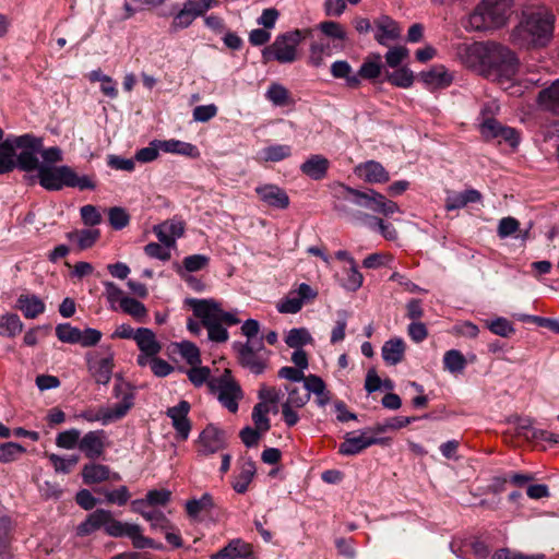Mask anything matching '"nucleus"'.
<instances>
[{
	"label": "nucleus",
	"mask_w": 559,
	"mask_h": 559,
	"mask_svg": "<svg viewBox=\"0 0 559 559\" xmlns=\"http://www.w3.org/2000/svg\"><path fill=\"white\" fill-rule=\"evenodd\" d=\"M555 22V15L546 7L526 9L511 33V41L527 49L545 47L552 39Z\"/></svg>",
	"instance_id": "1"
},
{
	"label": "nucleus",
	"mask_w": 559,
	"mask_h": 559,
	"mask_svg": "<svg viewBox=\"0 0 559 559\" xmlns=\"http://www.w3.org/2000/svg\"><path fill=\"white\" fill-rule=\"evenodd\" d=\"M100 527H104L105 532L112 537L128 536L135 548L153 547V540L143 536L142 530L138 524L117 521L112 518L110 511L104 509H97L88 514L86 520L76 527V534L79 536H87Z\"/></svg>",
	"instance_id": "2"
},
{
	"label": "nucleus",
	"mask_w": 559,
	"mask_h": 559,
	"mask_svg": "<svg viewBox=\"0 0 559 559\" xmlns=\"http://www.w3.org/2000/svg\"><path fill=\"white\" fill-rule=\"evenodd\" d=\"M38 180L40 186L49 191H59L63 187L78 188L80 190H94L96 188L94 177L87 175L79 176L71 167L66 165L39 167Z\"/></svg>",
	"instance_id": "3"
},
{
	"label": "nucleus",
	"mask_w": 559,
	"mask_h": 559,
	"mask_svg": "<svg viewBox=\"0 0 559 559\" xmlns=\"http://www.w3.org/2000/svg\"><path fill=\"white\" fill-rule=\"evenodd\" d=\"M513 0H483L468 17L473 31H486L503 26L511 14Z\"/></svg>",
	"instance_id": "4"
},
{
	"label": "nucleus",
	"mask_w": 559,
	"mask_h": 559,
	"mask_svg": "<svg viewBox=\"0 0 559 559\" xmlns=\"http://www.w3.org/2000/svg\"><path fill=\"white\" fill-rule=\"evenodd\" d=\"M488 46H495V52L486 55L484 76L502 82L512 80L519 70V59L507 46L488 41Z\"/></svg>",
	"instance_id": "5"
},
{
	"label": "nucleus",
	"mask_w": 559,
	"mask_h": 559,
	"mask_svg": "<svg viewBox=\"0 0 559 559\" xmlns=\"http://www.w3.org/2000/svg\"><path fill=\"white\" fill-rule=\"evenodd\" d=\"M311 35V29H294L278 35L275 40L262 50L264 63L276 60L280 63H292L297 60V47L304 38Z\"/></svg>",
	"instance_id": "6"
},
{
	"label": "nucleus",
	"mask_w": 559,
	"mask_h": 559,
	"mask_svg": "<svg viewBox=\"0 0 559 559\" xmlns=\"http://www.w3.org/2000/svg\"><path fill=\"white\" fill-rule=\"evenodd\" d=\"M233 349L238 364L251 373L262 374L269 367L271 352L265 348L262 340L250 342H235Z\"/></svg>",
	"instance_id": "7"
},
{
	"label": "nucleus",
	"mask_w": 559,
	"mask_h": 559,
	"mask_svg": "<svg viewBox=\"0 0 559 559\" xmlns=\"http://www.w3.org/2000/svg\"><path fill=\"white\" fill-rule=\"evenodd\" d=\"M209 389L229 412L236 413L238 411V402L243 394L229 369H225L221 377L210 380Z\"/></svg>",
	"instance_id": "8"
},
{
	"label": "nucleus",
	"mask_w": 559,
	"mask_h": 559,
	"mask_svg": "<svg viewBox=\"0 0 559 559\" xmlns=\"http://www.w3.org/2000/svg\"><path fill=\"white\" fill-rule=\"evenodd\" d=\"M190 305L194 316L201 320L203 326L216 323H226L227 325L239 323V319L234 313L224 311L221 305L214 300L193 299Z\"/></svg>",
	"instance_id": "9"
},
{
	"label": "nucleus",
	"mask_w": 559,
	"mask_h": 559,
	"mask_svg": "<svg viewBox=\"0 0 559 559\" xmlns=\"http://www.w3.org/2000/svg\"><path fill=\"white\" fill-rule=\"evenodd\" d=\"M455 56L465 67L484 74L486 55L495 52V46H488L487 43H461L455 46Z\"/></svg>",
	"instance_id": "10"
},
{
	"label": "nucleus",
	"mask_w": 559,
	"mask_h": 559,
	"mask_svg": "<svg viewBox=\"0 0 559 559\" xmlns=\"http://www.w3.org/2000/svg\"><path fill=\"white\" fill-rule=\"evenodd\" d=\"M479 131L486 141L497 140L498 143L507 142L512 147H516L520 141L515 129L502 126L498 120L488 117L486 108L481 111V121L479 122Z\"/></svg>",
	"instance_id": "11"
},
{
	"label": "nucleus",
	"mask_w": 559,
	"mask_h": 559,
	"mask_svg": "<svg viewBox=\"0 0 559 559\" xmlns=\"http://www.w3.org/2000/svg\"><path fill=\"white\" fill-rule=\"evenodd\" d=\"M87 367L93 379L99 384H107L114 370V353L107 348L105 352H92L86 355Z\"/></svg>",
	"instance_id": "12"
},
{
	"label": "nucleus",
	"mask_w": 559,
	"mask_h": 559,
	"mask_svg": "<svg viewBox=\"0 0 559 559\" xmlns=\"http://www.w3.org/2000/svg\"><path fill=\"white\" fill-rule=\"evenodd\" d=\"M226 444L225 431L214 425H207L197 440V454L209 456L225 449Z\"/></svg>",
	"instance_id": "13"
},
{
	"label": "nucleus",
	"mask_w": 559,
	"mask_h": 559,
	"mask_svg": "<svg viewBox=\"0 0 559 559\" xmlns=\"http://www.w3.org/2000/svg\"><path fill=\"white\" fill-rule=\"evenodd\" d=\"M318 293L308 284L301 283L297 289L292 290L277 305L280 313H297L306 301L313 300Z\"/></svg>",
	"instance_id": "14"
},
{
	"label": "nucleus",
	"mask_w": 559,
	"mask_h": 559,
	"mask_svg": "<svg viewBox=\"0 0 559 559\" xmlns=\"http://www.w3.org/2000/svg\"><path fill=\"white\" fill-rule=\"evenodd\" d=\"M114 391L117 397H119L120 393H122V400L119 403L115 404L114 406L103 408V424L105 425L121 419L133 406L134 395L128 389L127 384H117L115 385Z\"/></svg>",
	"instance_id": "15"
},
{
	"label": "nucleus",
	"mask_w": 559,
	"mask_h": 559,
	"mask_svg": "<svg viewBox=\"0 0 559 559\" xmlns=\"http://www.w3.org/2000/svg\"><path fill=\"white\" fill-rule=\"evenodd\" d=\"M383 440L382 438L370 436L368 431L364 430L358 436L348 432L338 447V453L346 456L356 455L372 444L383 443Z\"/></svg>",
	"instance_id": "16"
},
{
	"label": "nucleus",
	"mask_w": 559,
	"mask_h": 559,
	"mask_svg": "<svg viewBox=\"0 0 559 559\" xmlns=\"http://www.w3.org/2000/svg\"><path fill=\"white\" fill-rule=\"evenodd\" d=\"M260 201L270 207L287 209L289 205V197L284 189L276 185L267 183L255 188Z\"/></svg>",
	"instance_id": "17"
},
{
	"label": "nucleus",
	"mask_w": 559,
	"mask_h": 559,
	"mask_svg": "<svg viewBox=\"0 0 559 559\" xmlns=\"http://www.w3.org/2000/svg\"><path fill=\"white\" fill-rule=\"evenodd\" d=\"M79 450L83 452L87 459L96 460L100 457L105 451L104 430H94L85 433L79 442Z\"/></svg>",
	"instance_id": "18"
},
{
	"label": "nucleus",
	"mask_w": 559,
	"mask_h": 559,
	"mask_svg": "<svg viewBox=\"0 0 559 559\" xmlns=\"http://www.w3.org/2000/svg\"><path fill=\"white\" fill-rule=\"evenodd\" d=\"M190 404L187 401H181L178 405L168 408L167 416L171 418L173 426L176 429L180 439L186 440L191 430V424L188 419Z\"/></svg>",
	"instance_id": "19"
},
{
	"label": "nucleus",
	"mask_w": 559,
	"mask_h": 559,
	"mask_svg": "<svg viewBox=\"0 0 559 559\" xmlns=\"http://www.w3.org/2000/svg\"><path fill=\"white\" fill-rule=\"evenodd\" d=\"M338 193L344 200L354 203L357 206L366 207L373 211V206L377 200L378 192L369 189L367 191H360L353 189L345 185L338 186Z\"/></svg>",
	"instance_id": "20"
},
{
	"label": "nucleus",
	"mask_w": 559,
	"mask_h": 559,
	"mask_svg": "<svg viewBox=\"0 0 559 559\" xmlns=\"http://www.w3.org/2000/svg\"><path fill=\"white\" fill-rule=\"evenodd\" d=\"M420 80L430 90L445 88L452 83L453 74L444 66L439 64L421 72Z\"/></svg>",
	"instance_id": "21"
},
{
	"label": "nucleus",
	"mask_w": 559,
	"mask_h": 559,
	"mask_svg": "<svg viewBox=\"0 0 559 559\" xmlns=\"http://www.w3.org/2000/svg\"><path fill=\"white\" fill-rule=\"evenodd\" d=\"M251 557V545L241 539H233L223 549L211 556L212 559H248Z\"/></svg>",
	"instance_id": "22"
},
{
	"label": "nucleus",
	"mask_w": 559,
	"mask_h": 559,
	"mask_svg": "<svg viewBox=\"0 0 559 559\" xmlns=\"http://www.w3.org/2000/svg\"><path fill=\"white\" fill-rule=\"evenodd\" d=\"M329 167V159L323 155L316 154L311 155L301 164L300 170L312 180H321L326 176Z\"/></svg>",
	"instance_id": "23"
},
{
	"label": "nucleus",
	"mask_w": 559,
	"mask_h": 559,
	"mask_svg": "<svg viewBox=\"0 0 559 559\" xmlns=\"http://www.w3.org/2000/svg\"><path fill=\"white\" fill-rule=\"evenodd\" d=\"M374 38L380 45H385L388 40H394L400 37L401 29L395 21L388 15H382L374 21Z\"/></svg>",
	"instance_id": "24"
},
{
	"label": "nucleus",
	"mask_w": 559,
	"mask_h": 559,
	"mask_svg": "<svg viewBox=\"0 0 559 559\" xmlns=\"http://www.w3.org/2000/svg\"><path fill=\"white\" fill-rule=\"evenodd\" d=\"M16 308L26 319H35L45 311L46 306L38 296L23 294L16 300Z\"/></svg>",
	"instance_id": "25"
},
{
	"label": "nucleus",
	"mask_w": 559,
	"mask_h": 559,
	"mask_svg": "<svg viewBox=\"0 0 559 559\" xmlns=\"http://www.w3.org/2000/svg\"><path fill=\"white\" fill-rule=\"evenodd\" d=\"M357 170L359 171V176L369 183H383L390 179L384 167L374 160H369L359 165Z\"/></svg>",
	"instance_id": "26"
},
{
	"label": "nucleus",
	"mask_w": 559,
	"mask_h": 559,
	"mask_svg": "<svg viewBox=\"0 0 559 559\" xmlns=\"http://www.w3.org/2000/svg\"><path fill=\"white\" fill-rule=\"evenodd\" d=\"M160 151L165 153H171V154H178L182 156H188L191 158H198L200 157V151L199 148L188 142H183L180 140H159L158 142Z\"/></svg>",
	"instance_id": "27"
},
{
	"label": "nucleus",
	"mask_w": 559,
	"mask_h": 559,
	"mask_svg": "<svg viewBox=\"0 0 559 559\" xmlns=\"http://www.w3.org/2000/svg\"><path fill=\"white\" fill-rule=\"evenodd\" d=\"M481 200V194L475 189H467L463 192H451L445 199V209L454 211L466 206L468 203H476Z\"/></svg>",
	"instance_id": "28"
},
{
	"label": "nucleus",
	"mask_w": 559,
	"mask_h": 559,
	"mask_svg": "<svg viewBox=\"0 0 559 559\" xmlns=\"http://www.w3.org/2000/svg\"><path fill=\"white\" fill-rule=\"evenodd\" d=\"M383 360L391 366H395L404 359L405 343L402 338H391L386 341L381 349Z\"/></svg>",
	"instance_id": "29"
},
{
	"label": "nucleus",
	"mask_w": 559,
	"mask_h": 559,
	"mask_svg": "<svg viewBox=\"0 0 559 559\" xmlns=\"http://www.w3.org/2000/svg\"><path fill=\"white\" fill-rule=\"evenodd\" d=\"M134 341L141 353L158 354L162 350V345L151 329L139 328Z\"/></svg>",
	"instance_id": "30"
},
{
	"label": "nucleus",
	"mask_w": 559,
	"mask_h": 559,
	"mask_svg": "<svg viewBox=\"0 0 559 559\" xmlns=\"http://www.w3.org/2000/svg\"><path fill=\"white\" fill-rule=\"evenodd\" d=\"M331 74L335 79H344L348 87L357 88L360 85V79L357 73L353 72L350 64L345 60L333 62L331 66Z\"/></svg>",
	"instance_id": "31"
},
{
	"label": "nucleus",
	"mask_w": 559,
	"mask_h": 559,
	"mask_svg": "<svg viewBox=\"0 0 559 559\" xmlns=\"http://www.w3.org/2000/svg\"><path fill=\"white\" fill-rule=\"evenodd\" d=\"M255 474V465L251 460L242 463L239 474L233 481V488L238 493H245L252 481Z\"/></svg>",
	"instance_id": "32"
},
{
	"label": "nucleus",
	"mask_w": 559,
	"mask_h": 559,
	"mask_svg": "<svg viewBox=\"0 0 559 559\" xmlns=\"http://www.w3.org/2000/svg\"><path fill=\"white\" fill-rule=\"evenodd\" d=\"M538 102L545 109L559 112V79L539 92Z\"/></svg>",
	"instance_id": "33"
},
{
	"label": "nucleus",
	"mask_w": 559,
	"mask_h": 559,
	"mask_svg": "<svg viewBox=\"0 0 559 559\" xmlns=\"http://www.w3.org/2000/svg\"><path fill=\"white\" fill-rule=\"evenodd\" d=\"M381 55L373 53L366 58L357 73L358 78L374 80L381 74Z\"/></svg>",
	"instance_id": "34"
},
{
	"label": "nucleus",
	"mask_w": 559,
	"mask_h": 559,
	"mask_svg": "<svg viewBox=\"0 0 559 559\" xmlns=\"http://www.w3.org/2000/svg\"><path fill=\"white\" fill-rule=\"evenodd\" d=\"M109 467L102 464H86L82 471V477L85 484H97L109 478Z\"/></svg>",
	"instance_id": "35"
},
{
	"label": "nucleus",
	"mask_w": 559,
	"mask_h": 559,
	"mask_svg": "<svg viewBox=\"0 0 559 559\" xmlns=\"http://www.w3.org/2000/svg\"><path fill=\"white\" fill-rule=\"evenodd\" d=\"M120 308L124 313L131 316L138 322H145L147 309L141 301L131 297H123L120 298Z\"/></svg>",
	"instance_id": "36"
},
{
	"label": "nucleus",
	"mask_w": 559,
	"mask_h": 559,
	"mask_svg": "<svg viewBox=\"0 0 559 559\" xmlns=\"http://www.w3.org/2000/svg\"><path fill=\"white\" fill-rule=\"evenodd\" d=\"M15 146L11 138L0 143V174H5L15 167Z\"/></svg>",
	"instance_id": "37"
},
{
	"label": "nucleus",
	"mask_w": 559,
	"mask_h": 559,
	"mask_svg": "<svg viewBox=\"0 0 559 559\" xmlns=\"http://www.w3.org/2000/svg\"><path fill=\"white\" fill-rule=\"evenodd\" d=\"M467 360L457 349H450L444 353L443 367L451 373H461L464 371Z\"/></svg>",
	"instance_id": "38"
},
{
	"label": "nucleus",
	"mask_w": 559,
	"mask_h": 559,
	"mask_svg": "<svg viewBox=\"0 0 559 559\" xmlns=\"http://www.w3.org/2000/svg\"><path fill=\"white\" fill-rule=\"evenodd\" d=\"M99 235L98 229H82L68 233L67 237L71 241H76L79 248L84 250L91 248L99 238Z\"/></svg>",
	"instance_id": "39"
},
{
	"label": "nucleus",
	"mask_w": 559,
	"mask_h": 559,
	"mask_svg": "<svg viewBox=\"0 0 559 559\" xmlns=\"http://www.w3.org/2000/svg\"><path fill=\"white\" fill-rule=\"evenodd\" d=\"M313 338L306 328L292 329L286 337L285 343L290 348H301L304 345L312 344Z\"/></svg>",
	"instance_id": "40"
},
{
	"label": "nucleus",
	"mask_w": 559,
	"mask_h": 559,
	"mask_svg": "<svg viewBox=\"0 0 559 559\" xmlns=\"http://www.w3.org/2000/svg\"><path fill=\"white\" fill-rule=\"evenodd\" d=\"M332 55L330 43L314 41L309 49V63L313 67H320L324 63V58Z\"/></svg>",
	"instance_id": "41"
},
{
	"label": "nucleus",
	"mask_w": 559,
	"mask_h": 559,
	"mask_svg": "<svg viewBox=\"0 0 559 559\" xmlns=\"http://www.w3.org/2000/svg\"><path fill=\"white\" fill-rule=\"evenodd\" d=\"M385 80L392 85L408 88L414 82L413 72L407 68H400L393 72H385Z\"/></svg>",
	"instance_id": "42"
},
{
	"label": "nucleus",
	"mask_w": 559,
	"mask_h": 559,
	"mask_svg": "<svg viewBox=\"0 0 559 559\" xmlns=\"http://www.w3.org/2000/svg\"><path fill=\"white\" fill-rule=\"evenodd\" d=\"M269 412L270 408L264 402H259L253 407L252 420L254 423L255 429L261 432H266L271 428L270 419L267 417Z\"/></svg>",
	"instance_id": "43"
},
{
	"label": "nucleus",
	"mask_w": 559,
	"mask_h": 559,
	"mask_svg": "<svg viewBox=\"0 0 559 559\" xmlns=\"http://www.w3.org/2000/svg\"><path fill=\"white\" fill-rule=\"evenodd\" d=\"M214 507L213 498L210 493H204L200 499L188 500L186 503L187 513L195 518L203 511H210Z\"/></svg>",
	"instance_id": "44"
},
{
	"label": "nucleus",
	"mask_w": 559,
	"mask_h": 559,
	"mask_svg": "<svg viewBox=\"0 0 559 559\" xmlns=\"http://www.w3.org/2000/svg\"><path fill=\"white\" fill-rule=\"evenodd\" d=\"M292 154V147L285 144H276L265 147L262 151L263 159L265 162H281Z\"/></svg>",
	"instance_id": "45"
},
{
	"label": "nucleus",
	"mask_w": 559,
	"mask_h": 559,
	"mask_svg": "<svg viewBox=\"0 0 559 559\" xmlns=\"http://www.w3.org/2000/svg\"><path fill=\"white\" fill-rule=\"evenodd\" d=\"M25 448L16 442H5L0 444V462L10 463L17 460L23 453Z\"/></svg>",
	"instance_id": "46"
},
{
	"label": "nucleus",
	"mask_w": 559,
	"mask_h": 559,
	"mask_svg": "<svg viewBox=\"0 0 559 559\" xmlns=\"http://www.w3.org/2000/svg\"><path fill=\"white\" fill-rule=\"evenodd\" d=\"M81 330L70 323H60L56 326V335L59 341L69 344H79Z\"/></svg>",
	"instance_id": "47"
},
{
	"label": "nucleus",
	"mask_w": 559,
	"mask_h": 559,
	"mask_svg": "<svg viewBox=\"0 0 559 559\" xmlns=\"http://www.w3.org/2000/svg\"><path fill=\"white\" fill-rule=\"evenodd\" d=\"M286 391L288 393V397L285 405L301 408L304 407L308 401L310 400L309 392L304 391V389H299L297 386H286Z\"/></svg>",
	"instance_id": "48"
},
{
	"label": "nucleus",
	"mask_w": 559,
	"mask_h": 559,
	"mask_svg": "<svg viewBox=\"0 0 559 559\" xmlns=\"http://www.w3.org/2000/svg\"><path fill=\"white\" fill-rule=\"evenodd\" d=\"M38 152H31L28 150H23L17 156L15 160V166L24 171H33L39 169V162L36 156Z\"/></svg>",
	"instance_id": "49"
},
{
	"label": "nucleus",
	"mask_w": 559,
	"mask_h": 559,
	"mask_svg": "<svg viewBox=\"0 0 559 559\" xmlns=\"http://www.w3.org/2000/svg\"><path fill=\"white\" fill-rule=\"evenodd\" d=\"M266 98L275 106H285L288 104L289 93L286 87L278 83H272L266 91Z\"/></svg>",
	"instance_id": "50"
},
{
	"label": "nucleus",
	"mask_w": 559,
	"mask_h": 559,
	"mask_svg": "<svg viewBox=\"0 0 559 559\" xmlns=\"http://www.w3.org/2000/svg\"><path fill=\"white\" fill-rule=\"evenodd\" d=\"M48 457L53 466L55 472L63 474L70 473L71 467L76 465L79 462V456L76 455H71L70 457L66 459L58 454L51 453L48 455Z\"/></svg>",
	"instance_id": "51"
},
{
	"label": "nucleus",
	"mask_w": 559,
	"mask_h": 559,
	"mask_svg": "<svg viewBox=\"0 0 559 559\" xmlns=\"http://www.w3.org/2000/svg\"><path fill=\"white\" fill-rule=\"evenodd\" d=\"M0 329H2L9 336H14L21 333L23 323L17 314L8 313L2 316L0 321Z\"/></svg>",
	"instance_id": "52"
},
{
	"label": "nucleus",
	"mask_w": 559,
	"mask_h": 559,
	"mask_svg": "<svg viewBox=\"0 0 559 559\" xmlns=\"http://www.w3.org/2000/svg\"><path fill=\"white\" fill-rule=\"evenodd\" d=\"M81 432L78 429H69L60 432L56 438V444L62 449H73L75 445L79 447Z\"/></svg>",
	"instance_id": "53"
},
{
	"label": "nucleus",
	"mask_w": 559,
	"mask_h": 559,
	"mask_svg": "<svg viewBox=\"0 0 559 559\" xmlns=\"http://www.w3.org/2000/svg\"><path fill=\"white\" fill-rule=\"evenodd\" d=\"M15 148L20 147L28 150L31 152H40L43 148V141L39 138H35L31 134H24L16 138H11Z\"/></svg>",
	"instance_id": "54"
},
{
	"label": "nucleus",
	"mask_w": 559,
	"mask_h": 559,
	"mask_svg": "<svg viewBox=\"0 0 559 559\" xmlns=\"http://www.w3.org/2000/svg\"><path fill=\"white\" fill-rule=\"evenodd\" d=\"M320 31L326 35L328 37H331L333 39H338L341 41L346 40L347 35L344 29V27L334 21H325L319 24Z\"/></svg>",
	"instance_id": "55"
},
{
	"label": "nucleus",
	"mask_w": 559,
	"mask_h": 559,
	"mask_svg": "<svg viewBox=\"0 0 559 559\" xmlns=\"http://www.w3.org/2000/svg\"><path fill=\"white\" fill-rule=\"evenodd\" d=\"M187 376L194 386H201L204 383L209 385V381L213 379L209 367H192L187 371Z\"/></svg>",
	"instance_id": "56"
},
{
	"label": "nucleus",
	"mask_w": 559,
	"mask_h": 559,
	"mask_svg": "<svg viewBox=\"0 0 559 559\" xmlns=\"http://www.w3.org/2000/svg\"><path fill=\"white\" fill-rule=\"evenodd\" d=\"M520 229V222L512 217H503L499 221L498 227H497V234L499 238L504 239L507 237H510L514 235Z\"/></svg>",
	"instance_id": "57"
},
{
	"label": "nucleus",
	"mask_w": 559,
	"mask_h": 559,
	"mask_svg": "<svg viewBox=\"0 0 559 559\" xmlns=\"http://www.w3.org/2000/svg\"><path fill=\"white\" fill-rule=\"evenodd\" d=\"M521 435H523L527 439L532 440H544L548 441V439L552 438V432L543 429H536L531 426L530 420H524L523 424L520 425Z\"/></svg>",
	"instance_id": "58"
},
{
	"label": "nucleus",
	"mask_w": 559,
	"mask_h": 559,
	"mask_svg": "<svg viewBox=\"0 0 559 559\" xmlns=\"http://www.w3.org/2000/svg\"><path fill=\"white\" fill-rule=\"evenodd\" d=\"M108 218L109 223L112 226V228L119 230L124 228L130 221V216L127 213V211L122 207H111L108 212Z\"/></svg>",
	"instance_id": "59"
},
{
	"label": "nucleus",
	"mask_w": 559,
	"mask_h": 559,
	"mask_svg": "<svg viewBox=\"0 0 559 559\" xmlns=\"http://www.w3.org/2000/svg\"><path fill=\"white\" fill-rule=\"evenodd\" d=\"M195 19L197 16L192 12L182 7V9L174 16L170 27L174 32L187 28Z\"/></svg>",
	"instance_id": "60"
},
{
	"label": "nucleus",
	"mask_w": 559,
	"mask_h": 559,
	"mask_svg": "<svg viewBox=\"0 0 559 559\" xmlns=\"http://www.w3.org/2000/svg\"><path fill=\"white\" fill-rule=\"evenodd\" d=\"M210 258L204 254H192L183 259L182 264L187 272H198L209 265Z\"/></svg>",
	"instance_id": "61"
},
{
	"label": "nucleus",
	"mask_w": 559,
	"mask_h": 559,
	"mask_svg": "<svg viewBox=\"0 0 559 559\" xmlns=\"http://www.w3.org/2000/svg\"><path fill=\"white\" fill-rule=\"evenodd\" d=\"M144 252L150 258L160 261H168L171 258L170 248L157 242L147 243L144 247Z\"/></svg>",
	"instance_id": "62"
},
{
	"label": "nucleus",
	"mask_w": 559,
	"mask_h": 559,
	"mask_svg": "<svg viewBox=\"0 0 559 559\" xmlns=\"http://www.w3.org/2000/svg\"><path fill=\"white\" fill-rule=\"evenodd\" d=\"M179 354L187 360L191 366L200 364V350L191 342H182L179 344Z\"/></svg>",
	"instance_id": "63"
},
{
	"label": "nucleus",
	"mask_w": 559,
	"mask_h": 559,
	"mask_svg": "<svg viewBox=\"0 0 559 559\" xmlns=\"http://www.w3.org/2000/svg\"><path fill=\"white\" fill-rule=\"evenodd\" d=\"M491 559H546L544 555H525L522 552L511 551L508 548L497 550Z\"/></svg>",
	"instance_id": "64"
}]
</instances>
